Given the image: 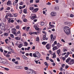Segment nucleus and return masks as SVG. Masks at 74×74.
<instances>
[{"mask_svg": "<svg viewBox=\"0 0 74 74\" xmlns=\"http://www.w3.org/2000/svg\"><path fill=\"white\" fill-rule=\"evenodd\" d=\"M23 36H25V37H26V34L25 33H23Z\"/></svg>", "mask_w": 74, "mask_h": 74, "instance_id": "nucleus-51", "label": "nucleus"}, {"mask_svg": "<svg viewBox=\"0 0 74 74\" xmlns=\"http://www.w3.org/2000/svg\"><path fill=\"white\" fill-rule=\"evenodd\" d=\"M12 62H15V59L13 58L12 60Z\"/></svg>", "mask_w": 74, "mask_h": 74, "instance_id": "nucleus-64", "label": "nucleus"}, {"mask_svg": "<svg viewBox=\"0 0 74 74\" xmlns=\"http://www.w3.org/2000/svg\"><path fill=\"white\" fill-rule=\"evenodd\" d=\"M71 17H73L74 16V15L73 14H71L70 15Z\"/></svg>", "mask_w": 74, "mask_h": 74, "instance_id": "nucleus-61", "label": "nucleus"}, {"mask_svg": "<svg viewBox=\"0 0 74 74\" xmlns=\"http://www.w3.org/2000/svg\"><path fill=\"white\" fill-rule=\"evenodd\" d=\"M57 53L58 55L60 56V55L59 54L60 53V49H59L58 50H57Z\"/></svg>", "mask_w": 74, "mask_h": 74, "instance_id": "nucleus-13", "label": "nucleus"}, {"mask_svg": "<svg viewBox=\"0 0 74 74\" xmlns=\"http://www.w3.org/2000/svg\"><path fill=\"white\" fill-rule=\"evenodd\" d=\"M23 12L25 13V14H27V10H26L24 9L23 10Z\"/></svg>", "mask_w": 74, "mask_h": 74, "instance_id": "nucleus-30", "label": "nucleus"}, {"mask_svg": "<svg viewBox=\"0 0 74 74\" xmlns=\"http://www.w3.org/2000/svg\"><path fill=\"white\" fill-rule=\"evenodd\" d=\"M15 39L16 40H21V38H19L18 37H15Z\"/></svg>", "mask_w": 74, "mask_h": 74, "instance_id": "nucleus-23", "label": "nucleus"}, {"mask_svg": "<svg viewBox=\"0 0 74 74\" xmlns=\"http://www.w3.org/2000/svg\"><path fill=\"white\" fill-rule=\"evenodd\" d=\"M26 29V27H25L23 28V30H25Z\"/></svg>", "mask_w": 74, "mask_h": 74, "instance_id": "nucleus-63", "label": "nucleus"}, {"mask_svg": "<svg viewBox=\"0 0 74 74\" xmlns=\"http://www.w3.org/2000/svg\"><path fill=\"white\" fill-rule=\"evenodd\" d=\"M7 5H11V1H9L7 2Z\"/></svg>", "mask_w": 74, "mask_h": 74, "instance_id": "nucleus-18", "label": "nucleus"}, {"mask_svg": "<svg viewBox=\"0 0 74 74\" xmlns=\"http://www.w3.org/2000/svg\"><path fill=\"white\" fill-rule=\"evenodd\" d=\"M8 16H11V17H12L13 16L12 15V14L10 13H8V14L6 15L5 16V19H8Z\"/></svg>", "mask_w": 74, "mask_h": 74, "instance_id": "nucleus-3", "label": "nucleus"}, {"mask_svg": "<svg viewBox=\"0 0 74 74\" xmlns=\"http://www.w3.org/2000/svg\"><path fill=\"white\" fill-rule=\"evenodd\" d=\"M41 26H43V25H44V22H40V24Z\"/></svg>", "mask_w": 74, "mask_h": 74, "instance_id": "nucleus-28", "label": "nucleus"}, {"mask_svg": "<svg viewBox=\"0 0 74 74\" xmlns=\"http://www.w3.org/2000/svg\"><path fill=\"white\" fill-rule=\"evenodd\" d=\"M42 44H44V45H46L47 44V42H42Z\"/></svg>", "mask_w": 74, "mask_h": 74, "instance_id": "nucleus-43", "label": "nucleus"}, {"mask_svg": "<svg viewBox=\"0 0 74 74\" xmlns=\"http://www.w3.org/2000/svg\"><path fill=\"white\" fill-rule=\"evenodd\" d=\"M33 53V56L35 58H36V57H37V53Z\"/></svg>", "mask_w": 74, "mask_h": 74, "instance_id": "nucleus-19", "label": "nucleus"}, {"mask_svg": "<svg viewBox=\"0 0 74 74\" xmlns=\"http://www.w3.org/2000/svg\"><path fill=\"white\" fill-rule=\"evenodd\" d=\"M10 37H12V38H14V35L12 34H10Z\"/></svg>", "mask_w": 74, "mask_h": 74, "instance_id": "nucleus-42", "label": "nucleus"}, {"mask_svg": "<svg viewBox=\"0 0 74 74\" xmlns=\"http://www.w3.org/2000/svg\"><path fill=\"white\" fill-rule=\"evenodd\" d=\"M8 41V39H6L5 40V42L7 44H8V42H7V41Z\"/></svg>", "mask_w": 74, "mask_h": 74, "instance_id": "nucleus-32", "label": "nucleus"}, {"mask_svg": "<svg viewBox=\"0 0 74 74\" xmlns=\"http://www.w3.org/2000/svg\"><path fill=\"white\" fill-rule=\"evenodd\" d=\"M71 60V59L70 58H69L66 60V62L68 63V62H69L70 60Z\"/></svg>", "mask_w": 74, "mask_h": 74, "instance_id": "nucleus-15", "label": "nucleus"}, {"mask_svg": "<svg viewBox=\"0 0 74 74\" xmlns=\"http://www.w3.org/2000/svg\"><path fill=\"white\" fill-rule=\"evenodd\" d=\"M2 63H3V64L7 63V60L5 59H3Z\"/></svg>", "mask_w": 74, "mask_h": 74, "instance_id": "nucleus-9", "label": "nucleus"}, {"mask_svg": "<svg viewBox=\"0 0 74 74\" xmlns=\"http://www.w3.org/2000/svg\"><path fill=\"white\" fill-rule=\"evenodd\" d=\"M16 27L17 29H19L20 28V27L19 25H17L16 26Z\"/></svg>", "mask_w": 74, "mask_h": 74, "instance_id": "nucleus-33", "label": "nucleus"}, {"mask_svg": "<svg viewBox=\"0 0 74 74\" xmlns=\"http://www.w3.org/2000/svg\"><path fill=\"white\" fill-rule=\"evenodd\" d=\"M37 11H38V9L37 8H35L33 10V11H32V12L33 13H34V12H37Z\"/></svg>", "mask_w": 74, "mask_h": 74, "instance_id": "nucleus-12", "label": "nucleus"}, {"mask_svg": "<svg viewBox=\"0 0 74 74\" xmlns=\"http://www.w3.org/2000/svg\"><path fill=\"white\" fill-rule=\"evenodd\" d=\"M46 47L47 49H49L51 47V45H49V44H48L46 45Z\"/></svg>", "mask_w": 74, "mask_h": 74, "instance_id": "nucleus-7", "label": "nucleus"}, {"mask_svg": "<svg viewBox=\"0 0 74 74\" xmlns=\"http://www.w3.org/2000/svg\"><path fill=\"white\" fill-rule=\"evenodd\" d=\"M51 27H53V28H54L55 27V26L53 25H50Z\"/></svg>", "mask_w": 74, "mask_h": 74, "instance_id": "nucleus-53", "label": "nucleus"}, {"mask_svg": "<svg viewBox=\"0 0 74 74\" xmlns=\"http://www.w3.org/2000/svg\"><path fill=\"white\" fill-rule=\"evenodd\" d=\"M24 69L25 70H27L28 69V67H24Z\"/></svg>", "mask_w": 74, "mask_h": 74, "instance_id": "nucleus-47", "label": "nucleus"}, {"mask_svg": "<svg viewBox=\"0 0 74 74\" xmlns=\"http://www.w3.org/2000/svg\"><path fill=\"white\" fill-rule=\"evenodd\" d=\"M34 27L35 29V28L37 27V26L36 25H34Z\"/></svg>", "mask_w": 74, "mask_h": 74, "instance_id": "nucleus-48", "label": "nucleus"}, {"mask_svg": "<svg viewBox=\"0 0 74 74\" xmlns=\"http://www.w3.org/2000/svg\"><path fill=\"white\" fill-rule=\"evenodd\" d=\"M74 63V60H71L68 63L69 64H70V65H71V64H73Z\"/></svg>", "mask_w": 74, "mask_h": 74, "instance_id": "nucleus-6", "label": "nucleus"}, {"mask_svg": "<svg viewBox=\"0 0 74 74\" xmlns=\"http://www.w3.org/2000/svg\"><path fill=\"white\" fill-rule=\"evenodd\" d=\"M32 16L31 17V18L32 19V20L36 18V17H37L36 15L35 14H32Z\"/></svg>", "mask_w": 74, "mask_h": 74, "instance_id": "nucleus-4", "label": "nucleus"}, {"mask_svg": "<svg viewBox=\"0 0 74 74\" xmlns=\"http://www.w3.org/2000/svg\"><path fill=\"white\" fill-rule=\"evenodd\" d=\"M56 44H57V41H55L54 42V44L52 45V47H54Z\"/></svg>", "mask_w": 74, "mask_h": 74, "instance_id": "nucleus-17", "label": "nucleus"}, {"mask_svg": "<svg viewBox=\"0 0 74 74\" xmlns=\"http://www.w3.org/2000/svg\"><path fill=\"white\" fill-rule=\"evenodd\" d=\"M34 8L32 7H31L29 8V10H34Z\"/></svg>", "mask_w": 74, "mask_h": 74, "instance_id": "nucleus-36", "label": "nucleus"}, {"mask_svg": "<svg viewBox=\"0 0 74 74\" xmlns=\"http://www.w3.org/2000/svg\"><path fill=\"white\" fill-rule=\"evenodd\" d=\"M36 53L37 58H40V54L38 53V52H36Z\"/></svg>", "mask_w": 74, "mask_h": 74, "instance_id": "nucleus-16", "label": "nucleus"}, {"mask_svg": "<svg viewBox=\"0 0 74 74\" xmlns=\"http://www.w3.org/2000/svg\"><path fill=\"white\" fill-rule=\"evenodd\" d=\"M16 21L18 23H22V22L20 21L19 20H17Z\"/></svg>", "mask_w": 74, "mask_h": 74, "instance_id": "nucleus-31", "label": "nucleus"}, {"mask_svg": "<svg viewBox=\"0 0 74 74\" xmlns=\"http://www.w3.org/2000/svg\"><path fill=\"white\" fill-rule=\"evenodd\" d=\"M51 16H55V15H56V13L55 12H51Z\"/></svg>", "mask_w": 74, "mask_h": 74, "instance_id": "nucleus-8", "label": "nucleus"}, {"mask_svg": "<svg viewBox=\"0 0 74 74\" xmlns=\"http://www.w3.org/2000/svg\"><path fill=\"white\" fill-rule=\"evenodd\" d=\"M49 53H50L51 55H52L53 53H52V51H51L50 50L49 51Z\"/></svg>", "mask_w": 74, "mask_h": 74, "instance_id": "nucleus-39", "label": "nucleus"}, {"mask_svg": "<svg viewBox=\"0 0 74 74\" xmlns=\"http://www.w3.org/2000/svg\"><path fill=\"white\" fill-rule=\"evenodd\" d=\"M64 31L66 34L68 35L70 34V29L68 26H65L64 29Z\"/></svg>", "mask_w": 74, "mask_h": 74, "instance_id": "nucleus-1", "label": "nucleus"}, {"mask_svg": "<svg viewBox=\"0 0 74 74\" xmlns=\"http://www.w3.org/2000/svg\"><path fill=\"white\" fill-rule=\"evenodd\" d=\"M8 33H5V34H4V36H7L8 35Z\"/></svg>", "mask_w": 74, "mask_h": 74, "instance_id": "nucleus-52", "label": "nucleus"}, {"mask_svg": "<svg viewBox=\"0 0 74 74\" xmlns=\"http://www.w3.org/2000/svg\"><path fill=\"white\" fill-rule=\"evenodd\" d=\"M9 49H10V50H11V52H12V53H14V50H12V49L11 48H9Z\"/></svg>", "mask_w": 74, "mask_h": 74, "instance_id": "nucleus-25", "label": "nucleus"}, {"mask_svg": "<svg viewBox=\"0 0 74 74\" xmlns=\"http://www.w3.org/2000/svg\"><path fill=\"white\" fill-rule=\"evenodd\" d=\"M46 59L47 60H49V57H46Z\"/></svg>", "mask_w": 74, "mask_h": 74, "instance_id": "nucleus-62", "label": "nucleus"}, {"mask_svg": "<svg viewBox=\"0 0 74 74\" xmlns=\"http://www.w3.org/2000/svg\"><path fill=\"white\" fill-rule=\"evenodd\" d=\"M20 33V31H18L16 33V32L14 34L16 36H17L18 34H19Z\"/></svg>", "mask_w": 74, "mask_h": 74, "instance_id": "nucleus-11", "label": "nucleus"}, {"mask_svg": "<svg viewBox=\"0 0 74 74\" xmlns=\"http://www.w3.org/2000/svg\"><path fill=\"white\" fill-rule=\"evenodd\" d=\"M35 29L36 30H39V28L37 27L36 28H35Z\"/></svg>", "mask_w": 74, "mask_h": 74, "instance_id": "nucleus-60", "label": "nucleus"}, {"mask_svg": "<svg viewBox=\"0 0 74 74\" xmlns=\"http://www.w3.org/2000/svg\"><path fill=\"white\" fill-rule=\"evenodd\" d=\"M56 38V36H53V39H52V42Z\"/></svg>", "mask_w": 74, "mask_h": 74, "instance_id": "nucleus-29", "label": "nucleus"}, {"mask_svg": "<svg viewBox=\"0 0 74 74\" xmlns=\"http://www.w3.org/2000/svg\"><path fill=\"white\" fill-rule=\"evenodd\" d=\"M59 7L58 6H57L55 7V10H59Z\"/></svg>", "mask_w": 74, "mask_h": 74, "instance_id": "nucleus-22", "label": "nucleus"}, {"mask_svg": "<svg viewBox=\"0 0 74 74\" xmlns=\"http://www.w3.org/2000/svg\"><path fill=\"white\" fill-rule=\"evenodd\" d=\"M0 62L3 63V59L1 58H0Z\"/></svg>", "mask_w": 74, "mask_h": 74, "instance_id": "nucleus-37", "label": "nucleus"}, {"mask_svg": "<svg viewBox=\"0 0 74 74\" xmlns=\"http://www.w3.org/2000/svg\"><path fill=\"white\" fill-rule=\"evenodd\" d=\"M23 46V45L22 44H20L18 45V47L19 48H21Z\"/></svg>", "mask_w": 74, "mask_h": 74, "instance_id": "nucleus-27", "label": "nucleus"}, {"mask_svg": "<svg viewBox=\"0 0 74 74\" xmlns=\"http://www.w3.org/2000/svg\"><path fill=\"white\" fill-rule=\"evenodd\" d=\"M22 57L24 59H28V58L25 56H23Z\"/></svg>", "mask_w": 74, "mask_h": 74, "instance_id": "nucleus-21", "label": "nucleus"}, {"mask_svg": "<svg viewBox=\"0 0 74 74\" xmlns=\"http://www.w3.org/2000/svg\"><path fill=\"white\" fill-rule=\"evenodd\" d=\"M53 58H56V55L55 54V53H54L53 54Z\"/></svg>", "mask_w": 74, "mask_h": 74, "instance_id": "nucleus-24", "label": "nucleus"}, {"mask_svg": "<svg viewBox=\"0 0 74 74\" xmlns=\"http://www.w3.org/2000/svg\"><path fill=\"white\" fill-rule=\"evenodd\" d=\"M15 17H16L18 16V14L16 13L14 14Z\"/></svg>", "mask_w": 74, "mask_h": 74, "instance_id": "nucleus-54", "label": "nucleus"}, {"mask_svg": "<svg viewBox=\"0 0 74 74\" xmlns=\"http://www.w3.org/2000/svg\"><path fill=\"white\" fill-rule=\"evenodd\" d=\"M30 47H28L27 48V51H29V50H30Z\"/></svg>", "mask_w": 74, "mask_h": 74, "instance_id": "nucleus-55", "label": "nucleus"}, {"mask_svg": "<svg viewBox=\"0 0 74 74\" xmlns=\"http://www.w3.org/2000/svg\"><path fill=\"white\" fill-rule=\"evenodd\" d=\"M70 53L69 52H67L66 53V54L68 56H69V55H70Z\"/></svg>", "mask_w": 74, "mask_h": 74, "instance_id": "nucleus-56", "label": "nucleus"}, {"mask_svg": "<svg viewBox=\"0 0 74 74\" xmlns=\"http://www.w3.org/2000/svg\"><path fill=\"white\" fill-rule=\"evenodd\" d=\"M47 5H51V3L49 2L47 3Z\"/></svg>", "mask_w": 74, "mask_h": 74, "instance_id": "nucleus-38", "label": "nucleus"}, {"mask_svg": "<svg viewBox=\"0 0 74 74\" xmlns=\"http://www.w3.org/2000/svg\"><path fill=\"white\" fill-rule=\"evenodd\" d=\"M69 66L66 65L65 69H68V68H69Z\"/></svg>", "mask_w": 74, "mask_h": 74, "instance_id": "nucleus-50", "label": "nucleus"}, {"mask_svg": "<svg viewBox=\"0 0 74 74\" xmlns=\"http://www.w3.org/2000/svg\"><path fill=\"white\" fill-rule=\"evenodd\" d=\"M52 38H53V35L51 34V40L50 41H52Z\"/></svg>", "mask_w": 74, "mask_h": 74, "instance_id": "nucleus-34", "label": "nucleus"}, {"mask_svg": "<svg viewBox=\"0 0 74 74\" xmlns=\"http://www.w3.org/2000/svg\"><path fill=\"white\" fill-rule=\"evenodd\" d=\"M57 61H58V62H60V59H59V58H57Z\"/></svg>", "mask_w": 74, "mask_h": 74, "instance_id": "nucleus-58", "label": "nucleus"}, {"mask_svg": "<svg viewBox=\"0 0 74 74\" xmlns=\"http://www.w3.org/2000/svg\"><path fill=\"white\" fill-rule=\"evenodd\" d=\"M16 68L17 69H23V67L22 66H16Z\"/></svg>", "mask_w": 74, "mask_h": 74, "instance_id": "nucleus-10", "label": "nucleus"}, {"mask_svg": "<svg viewBox=\"0 0 74 74\" xmlns=\"http://www.w3.org/2000/svg\"><path fill=\"white\" fill-rule=\"evenodd\" d=\"M58 49V48L57 46H55L53 48V50H56V49Z\"/></svg>", "mask_w": 74, "mask_h": 74, "instance_id": "nucleus-20", "label": "nucleus"}, {"mask_svg": "<svg viewBox=\"0 0 74 74\" xmlns=\"http://www.w3.org/2000/svg\"><path fill=\"white\" fill-rule=\"evenodd\" d=\"M46 39V35H44L43 37V40H45Z\"/></svg>", "mask_w": 74, "mask_h": 74, "instance_id": "nucleus-26", "label": "nucleus"}, {"mask_svg": "<svg viewBox=\"0 0 74 74\" xmlns=\"http://www.w3.org/2000/svg\"><path fill=\"white\" fill-rule=\"evenodd\" d=\"M19 4L21 5H23V2L21 1V2Z\"/></svg>", "mask_w": 74, "mask_h": 74, "instance_id": "nucleus-49", "label": "nucleus"}, {"mask_svg": "<svg viewBox=\"0 0 74 74\" xmlns=\"http://www.w3.org/2000/svg\"><path fill=\"white\" fill-rule=\"evenodd\" d=\"M6 57H7V58H10V55L7 54L6 55Z\"/></svg>", "mask_w": 74, "mask_h": 74, "instance_id": "nucleus-57", "label": "nucleus"}, {"mask_svg": "<svg viewBox=\"0 0 74 74\" xmlns=\"http://www.w3.org/2000/svg\"><path fill=\"white\" fill-rule=\"evenodd\" d=\"M4 69L5 70H7V71L9 70V69H8V68H5Z\"/></svg>", "mask_w": 74, "mask_h": 74, "instance_id": "nucleus-59", "label": "nucleus"}, {"mask_svg": "<svg viewBox=\"0 0 74 74\" xmlns=\"http://www.w3.org/2000/svg\"><path fill=\"white\" fill-rule=\"evenodd\" d=\"M16 32V31H14V30H12V33L13 34H14Z\"/></svg>", "mask_w": 74, "mask_h": 74, "instance_id": "nucleus-41", "label": "nucleus"}, {"mask_svg": "<svg viewBox=\"0 0 74 74\" xmlns=\"http://www.w3.org/2000/svg\"><path fill=\"white\" fill-rule=\"evenodd\" d=\"M8 21V22L9 23H13L14 22V20H12L11 19L8 18L7 19Z\"/></svg>", "mask_w": 74, "mask_h": 74, "instance_id": "nucleus-5", "label": "nucleus"}, {"mask_svg": "<svg viewBox=\"0 0 74 74\" xmlns=\"http://www.w3.org/2000/svg\"><path fill=\"white\" fill-rule=\"evenodd\" d=\"M49 60L50 62H54L52 59H51V58H50Z\"/></svg>", "mask_w": 74, "mask_h": 74, "instance_id": "nucleus-44", "label": "nucleus"}, {"mask_svg": "<svg viewBox=\"0 0 74 74\" xmlns=\"http://www.w3.org/2000/svg\"><path fill=\"white\" fill-rule=\"evenodd\" d=\"M27 73L28 74H35V71H33V70H28Z\"/></svg>", "mask_w": 74, "mask_h": 74, "instance_id": "nucleus-2", "label": "nucleus"}, {"mask_svg": "<svg viewBox=\"0 0 74 74\" xmlns=\"http://www.w3.org/2000/svg\"><path fill=\"white\" fill-rule=\"evenodd\" d=\"M64 66H65V64H63L62 65V67H63V68H64Z\"/></svg>", "mask_w": 74, "mask_h": 74, "instance_id": "nucleus-46", "label": "nucleus"}, {"mask_svg": "<svg viewBox=\"0 0 74 74\" xmlns=\"http://www.w3.org/2000/svg\"><path fill=\"white\" fill-rule=\"evenodd\" d=\"M61 45H60V43H59L57 44V48H59L60 47H61Z\"/></svg>", "mask_w": 74, "mask_h": 74, "instance_id": "nucleus-14", "label": "nucleus"}, {"mask_svg": "<svg viewBox=\"0 0 74 74\" xmlns=\"http://www.w3.org/2000/svg\"><path fill=\"white\" fill-rule=\"evenodd\" d=\"M24 44L26 46H27V45H28V43L25 42H24Z\"/></svg>", "mask_w": 74, "mask_h": 74, "instance_id": "nucleus-35", "label": "nucleus"}, {"mask_svg": "<svg viewBox=\"0 0 74 74\" xmlns=\"http://www.w3.org/2000/svg\"><path fill=\"white\" fill-rule=\"evenodd\" d=\"M23 21L24 22H26L27 21V19H26V18L24 19H23Z\"/></svg>", "mask_w": 74, "mask_h": 74, "instance_id": "nucleus-40", "label": "nucleus"}, {"mask_svg": "<svg viewBox=\"0 0 74 74\" xmlns=\"http://www.w3.org/2000/svg\"><path fill=\"white\" fill-rule=\"evenodd\" d=\"M30 29V27H27L26 28V30L27 31H28V30H29V29Z\"/></svg>", "mask_w": 74, "mask_h": 74, "instance_id": "nucleus-45", "label": "nucleus"}]
</instances>
